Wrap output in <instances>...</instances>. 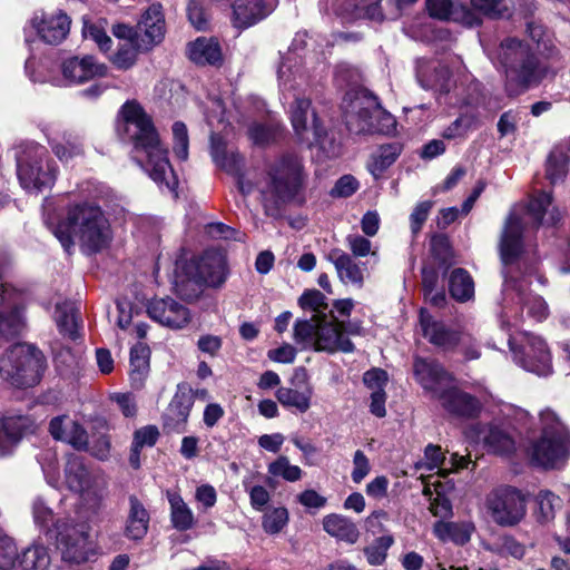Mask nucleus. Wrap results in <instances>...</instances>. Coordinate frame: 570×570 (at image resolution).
Wrapping results in <instances>:
<instances>
[{"instance_id": "2f4dec72", "label": "nucleus", "mask_w": 570, "mask_h": 570, "mask_svg": "<svg viewBox=\"0 0 570 570\" xmlns=\"http://www.w3.org/2000/svg\"><path fill=\"white\" fill-rule=\"evenodd\" d=\"M470 463V456L460 455L458 453H452L449 464L450 468L446 466V459L441 451L439 445L429 444L424 451L423 461L416 464V469H426L432 471L438 469V473L441 476H446L450 472H456L461 469L468 468Z\"/></svg>"}, {"instance_id": "774afa93", "label": "nucleus", "mask_w": 570, "mask_h": 570, "mask_svg": "<svg viewBox=\"0 0 570 570\" xmlns=\"http://www.w3.org/2000/svg\"><path fill=\"white\" fill-rule=\"evenodd\" d=\"M174 136V153L180 160H186L188 157V134L185 124L175 122L173 125Z\"/></svg>"}, {"instance_id": "a878e982", "label": "nucleus", "mask_w": 570, "mask_h": 570, "mask_svg": "<svg viewBox=\"0 0 570 570\" xmlns=\"http://www.w3.org/2000/svg\"><path fill=\"white\" fill-rule=\"evenodd\" d=\"M420 326L423 336L433 345L445 351L465 343L468 337L462 332L448 328L442 322L434 320L425 309L420 312Z\"/></svg>"}, {"instance_id": "09e8293b", "label": "nucleus", "mask_w": 570, "mask_h": 570, "mask_svg": "<svg viewBox=\"0 0 570 570\" xmlns=\"http://www.w3.org/2000/svg\"><path fill=\"white\" fill-rule=\"evenodd\" d=\"M401 150V145L394 142L381 146L377 151L372 155L367 168L375 179L380 178L383 173L395 163Z\"/></svg>"}, {"instance_id": "72a5a7b5", "label": "nucleus", "mask_w": 570, "mask_h": 570, "mask_svg": "<svg viewBox=\"0 0 570 570\" xmlns=\"http://www.w3.org/2000/svg\"><path fill=\"white\" fill-rule=\"evenodd\" d=\"M273 11V2L265 0H235L234 21L238 28H248Z\"/></svg>"}, {"instance_id": "f3484780", "label": "nucleus", "mask_w": 570, "mask_h": 570, "mask_svg": "<svg viewBox=\"0 0 570 570\" xmlns=\"http://www.w3.org/2000/svg\"><path fill=\"white\" fill-rule=\"evenodd\" d=\"M71 19L62 9L35 11L29 21L32 29L41 41L48 45L61 43L70 32Z\"/></svg>"}, {"instance_id": "0e129e2a", "label": "nucleus", "mask_w": 570, "mask_h": 570, "mask_svg": "<svg viewBox=\"0 0 570 570\" xmlns=\"http://www.w3.org/2000/svg\"><path fill=\"white\" fill-rule=\"evenodd\" d=\"M137 50L134 45L126 41L117 48L116 53L111 57L114 66L121 70H127L136 63Z\"/></svg>"}, {"instance_id": "de8ad7c7", "label": "nucleus", "mask_w": 570, "mask_h": 570, "mask_svg": "<svg viewBox=\"0 0 570 570\" xmlns=\"http://www.w3.org/2000/svg\"><path fill=\"white\" fill-rule=\"evenodd\" d=\"M53 154L65 163L83 155V144L79 136L65 132L60 139H50Z\"/></svg>"}, {"instance_id": "ddd939ff", "label": "nucleus", "mask_w": 570, "mask_h": 570, "mask_svg": "<svg viewBox=\"0 0 570 570\" xmlns=\"http://www.w3.org/2000/svg\"><path fill=\"white\" fill-rule=\"evenodd\" d=\"M55 538L62 560L68 563H83L92 554L88 531L71 519H58L55 524Z\"/></svg>"}, {"instance_id": "e2e57ef3", "label": "nucleus", "mask_w": 570, "mask_h": 570, "mask_svg": "<svg viewBox=\"0 0 570 570\" xmlns=\"http://www.w3.org/2000/svg\"><path fill=\"white\" fill-rule=\"evenodd\" d=\"M82 35L86 39L92 40L101 51L107 52L111 49L112 40L100 23L85 21Z\"/></svg>"}, {"instance_id": "052dcab7", "label": "nucleus", "mask_w": 570, "mask_h": 570, "mask_svg": "<svg viewBox=\"0 0 570 570\" xmlns=\"http://www.w3.org/2000/svg\"><path fill=\"white\" fill-rule=\"evenodd\" d=\"M32 514L37 525L46 530L48 533H55V524L58 520H55L53 511L41 498H37L33 501Z\"/></svg>"}, {"instance_id": "680f3d73", "label": "nucleus", "mask_w": 570, "mask_h": 570, "mask_svg": "<svg viewBox=\"0 0 570 570\" xmlns=\"http://www.w3.org/2000/svg\"><path fill=\"white\" fill-rule=\"evenodd\" d=\"M472 9L489 18H500L509 13L507 0H471Z\"/></svg>"}, {"instance_id": "603ef678", "label": "nucleus", "mask_w": 570, "mask_h": 570, "mask_svg": "<svg viewBox=\"0 0 570 570\" xmlns=\"http://www.w3.org/2000/svg\"><path fill=\"white\" fill-rule=\"evenodd\" d=\"M499 419L503 421L513 433L531 429L532 417L528 411L512 404L502 406Z\"/></svg>"}, {"instance_id": "6ab92c4d", "label": "nucleus", "mask_w": 570, "mask_h": 570, "mask_svg": "<svg viewBox=\"0 0 570 570\" xmlns=\"http://www.w3.org/2000/svg\"><path fill=\"white\" fill-rule=\"evenodd\" d=\"M38 424L29 414L6 412L0 417V456L13 453L21 440L36 433Z\"/></svg>"}, {"instance_id": "f257e3e1", "label": "nucleus", "mask_w": 570, "mask_h": 570, "mask_svg": "<svg viewBox=\"0 0 570 570\" xmlns=\"http://www.w3.org/2000/svg\"><path fill=\"white\" fill-rule=\"evenodd\" d=\"M560 218L559 209L552 205L551 194L546 191L534 194L523 214L513 209L507 218L500 239V256L504 276L502 325L510 324L511 318L517 322L523 309H527L528 315L538 322L547 318L549 308L546 301L529 292L527 278L514 276V272L523 253L522 236L529 222L538 227L539 225H554Z\"/></svg>"}, {"instance_id": "e433bc0d", "label": "nucleus", "mask_w": 570, "mask_h": 570, "mask_svg": "<svg viewBox=\"0 0 570 570\" xmlns=\"http://www.w3.org/2000/svg\"><path fill=\"white\" fill-rule=\"evenodd\" d=\"M150 517L144 504L134 495L129 498V511L124 527V535L130 541H141L149 528Z\"/></svg>"}, {"instance_id": "bf43d9fd", "label": "nucleus", "mask_w": 570, "mask_h": 570, "mask_svg": "<svg viewBox=\"0 0 570 570\" xmlns=\"http://www.w3.org/2000/svg\"><path fill=\"white\" fill-rule=\"evenodd\" d=\"M18 560V548L14 540L0 530V570H12Z\"/></svg>"}, {"instance_id": "bb28decb", "label": "nucleus", "mask_w": 570, "mask_h": 570, "mask_svg": "<svg viewBox=\"0 0 570 570\" xmlns=\"http://www.w3.org/2000/svg\"><path fill=\"white\" fill-rule=\"evenodd\" d=\"M414 373L423 389L430 391L434 399L443 389L453 383L452 375L434 360L416 357Z\"/></svg>"}, {"instance_id": "4468645a", "label": "nucleus", "mask_w": 570, "mask_h": 570, "mask_svg": "<svg viewBox=\"0 0 570 570\" xmlns=\"http://www.w3.org/2000/svg\"><path fill=\"white\" fill-rule=\"evenodd\" d=\"M508 342L514 362L522 368L539 376H547L552 373L550 351L541 337L532 334H523L520 347L515 346L511 335Z\"/></svg>"}, {"instance_id": "4c0bfd02", "label": "nucleus", "mask_w": 570, "mask_h": 570, "mask_svg": "<svg viewBox=\"0 0 570 570\" xmlns=\"http://www.w3.org/2000/svg\"><path fill=\"white\" fill-rule=\"evenodd\" d=\"M324 531L331 537L347 543H355L358 540L360 531L356 524L345 515L327 514L322 521Z\"/></svg>"}, {"instance_id": "864d4df0", "label": "nucleus", "mask_w": 570, "mask_h": 570, "mask_svg": "<svg viewBox=\"0 0 570 570\" xmlns=\"http://www.w3.org/2000/svg\"><path fill=\"white\" fill-rule=\"evenodd\" d=\"M538 504L537 517L540 522H549L554 519L556 511L561 509L562 500L549 490H541L535 498Z\"/></svg>"}, {"instance_id": "aec40b11", "label": "nucleus", "mask_w": 570, "mask_h": 570, "mask_svg": "<svg viewBox=\"0 0 570 570\" xmlns=\"http://www.w3.org/2000/svg\"><path fill=\"white\" fill-rule=\"evenodd\" d=\"M570 454V436L539 438L530 449L531 460L544 469L559 468Z\"/></svg>"}, {"instance_id": "39448f33", "label": "nucleus", "mask_w": 570, "mask_h": 570, "mask_svg": "<svg viewBox=\"0 0 570 570\" xmlns=\"http://www.w3.org/2000/svg\"><path fill=\"white\" fill-rule=\"evenodd\" d=\"M362 327L357 322L338 321L333 315H312L308 320H297L294 325V340L304 350L351 353L354 344L348 335L361 334Z\"/></svg>"}, {"instance_id": "f704fd0d", "label": "nucleus", "mask_w": 570, "mask_h": 570, "mask_svg": "<svg viewBox=\"0 0 570 570\" xmlns=\"http://www.w3.org/2000/svg\"><path fill=\"white\" fill-rule=\"evenodd\" d=\"M327 259L335 266L337 276L344 284H353L362 287L364 283L365 267L344 250L334 248L327 254Z\"/></svg>"}, {"instance_id": "69168bd1", "label": "nucleus", "mask_w": 570, "mask_h": 570, "mask_svg": "<svg viewBox=\"0 0 570 570\" xmlns=\"http://www.w3.org/2000/svg\"><path fill=\"white\" fill-rule=\"evenodd\" d=\"M326 297L317 289H311L303 293L298 299V304L304 309L314 312L313 315H326L324 309L327 307Z\"/></svg>"}, {"instance_id": "6e6d98bb", "label": "nucleus", "mask_w": 570, "mask_h": 570, "mask_svg": "<svg viewBox=\"0 0 570 570\" xmlns=\"http://www.w3.org/2000/svg\"><path fill=\"white\" fill-rule=\"evenodd\" d=\"M540 425H541V436L540 438H556L557 436H570V432L567 426L560 420V417L550 409H546L540 412L539 416Z\"/></svg>"}, {"instance_id": "c03bdc74", "label": "nucleus", "mask_w": 570, "mask_h": 570, "mask_svg": "<svg viewBox=\"0 0 570 570\" xmlns=\"http://www.w3.org/2000/svg\"><path fill=\"white\" fill-rule=\"evenodd\" d=\"M55 321L61 335L70 340L78 337L79 313L71 302L56 305Z\"/></svg>"}, {"instance_id": "f8f14e48", "label": "nucleus", "mask_w": 570, "mask_h": 570, "mask_svg": "<svg viewBox=\"0 0 570 570\" xmlns=\"http://www.w3.org/2000/svg\"><path fill=\"white\" fill-rule=\"evenodd\" d=\"M314 41L307 32H297L288 48V51L282 57V62L277 68V78L281 87L294 88L295 85L301 86L306 83L309 79V72L303 68V63L313 61L315 59V48L312 52H307L304 56L299 55V51L312 47Z\"/></svg>"}, {"instance_id": "338daca9", "label": "nucleus", "mask_w": 570, "mask_h": 570, "mask_svg": "<svg viewBox=\"0 0 570 570\" xmlns=\"http://www.w3.org/2000/svg\"><path fill=\"white\" fill-rule=\"evenodd\" d=\"M426 9L429 14L435 19H458L452 0H426Z\"/></svg>"}, {"instance_id": "ea45409f", "label": "nucleus", "mask_w": 570, "mask_h": 570, "mask_svg": "<svg viewBox=\"0 0 570 570\" xmlns=\"http://www.w3.org/2000/svg\"><path fill=\"white\" fill-rule=\"evenodd\" d=\"M150 351L147 345L138 343L130 350L129 379L135 389L144 386L149 373Z\"/></svg>"}, {"instance_id": "c9c22d12", "label": "nucleus", "mask_w": 570, "mask_h": 570, "mask_svg": "<svg viewBox=\"0 0 570 570\" xmlns=\"http://www.w3.org/2000/svg\"><path fill=\"white\" fill-rule=\"evenodd\" d=\"M482 434L484 444L494 453L510 454L515 450L514 433L498 417L482 431Z\"/></svg>"}, {"instance_id": "473e14b6", "label": "nucleus", "mask_w": 570, "mask_h": 570, "mask_svg": "<svg viewBox=\"0 0 570 570\" xmlns=\"http://www.w3.org/2000/svg\"><path fill=\"white\" fill-rule=\"evenodd\" d=\"M382 0H334L335 13L345 21L360 18L382 20L383 12L380 7Z\"/></svg>"}, {"instance_id": "9d476101", "label": "nucleus", "mask_w": 570, "mask_h": 570, "mask_svg": "<svg viewBox=\"0 0 570 570\" xmlns=\"http://www.w3.org/2000/svg\"><path fill=\"white\" fill-rule=\"evenodd\" d=\"M227 277L224 256L215 250H206L202 256L190 259L179 258L175 264L174 284L183 292L189 283L197 286H222Z\"/></svg>"}, {"instance_id": "a211bd4d", "label": "nucleus", "mask_w": 570, "mask_h": 570, "mask_svg": "<svg viewBox=\"0 0 570 570\" xmlns=\"http://www.w3.org/2000/svg\"><path fill=\"white\" fill-rule=\"evenodd\" d=\"M471 92L462 99V106L466 109L442 130L444 139H464L468 134L480 126L479 107L483 104V95L480 83H472Z\"/></svg>"}, {"instance_id": "9b49d317", "label": "nucleus", "mask_w": 570, "mask_h": 570, "mask_svg": "<svg viewBox=\"0 0 570 570\" xmlns=\"http://www.w3.org/2000/svg\"><path fill=\"white\" fill-rule=\"evenodd\" d=\"M484 508L495 524L514 527L527 514V497L514 487L500 485L485 495Z\"/></svg>"}, {"instance_id": "423d86ee", "label": "nucleus", "mask_w": 570, "mask_h": 570, "mask_svg": "<svg viewBox=\"0 0 570 570\" xmlns=\"http://www.w3.org/2000/svg\"><path fill=\"white\" fill-rule=\"evenodd\" d=\"M305 179L304 166L296 155L287 154L276 159L258 187L266 212L293 200L303 189Z\"/></svg>"}, {"instance_id": "13d9d810", "label": "nucleus", "mask_w": 570, "mask_h": 570, "mask_svg": "<svg viewBox=\"0 0 570 570\" xmlns=\"http://www.w3.org/2000/svg\"><path fill=\"white\" fill-rule=\"evenodd\" d=\"M393 542L394 540L392 535H382L376 538L364 550L367 562L372 566H381L385 561L387 550L391 548Z\"/></svg>"}, {"instance_id": "1a4fd4ad", "label": "nucleus", "mask_w": 570, "mask_h": 570, "mask_svg": "<svg viewBox=\"0 0 570 570\" xmlns=\"http://www.w3.org/2000/svg\"><path fill=\"white\" fill-rule=\"evenodd\" d=\"M45 368L42 352L26 343L10 346L0 358V372L13 386L20 389L38 384Z\"/></svg>"}, {"instance_id": "20e7f679", "label": "nucleus", "mask_w": 570, "mask_h": 570, "mask_svg": "<svg viewBox=\"0 0 570 570\" xmlns=\"http://www.w3.org/2000/svg\"><path fill=\"white\" fill-rule=\"evenodd\" d=\"M487 53L495 68L504 75L510 95H518L539 85L548 71L532 47L514 37L503 39L493 49H487Z\"/></svg>"}, {"instance_id": "f03ea898", "label": "nucleus", "mask_w": 570, "mask_h": 570, "mask_svg": "<svg viewBox=\"0 0 570 570\" xmlns=\"http://www.w3.org/2000/svg\"><path fill=\"white\" fill-rule=\"evenodd\" d=\"M43 219L67 253L73 248L75 239H78L86 254L100 252L111 240L110 224L101 208L92 203L73 204L65 218H57L53 216L52 202L46 199Z\"/></svg>"}, {"instance_id": "dca6fc26", "label": "nucleus", "mask_w": 570, "mask_h": 570, "mask_svg": "<svg viewBox=\"0 0 570 570\" xmlns=\"http://www.w3.org/2000/svg\"><path fill=\"white\" fill-rule=\"evenodd\" d=\"M24 308V294L0 282V334L2 336L13 337L23 331Z\"/></svg>"}, {"instance_id": "0eeeda50", "label": "nucleus", "mask_w": 570, "mask_h": 570, "mask_svg": "<svg viewBox=\"0 0 570 570\" xmlns=\"http://www.w3.org/2000/svg\"><path fill=\"white\" fill-rule=\"evenodd\" d=\"M343 108L346 126L353 134L389 135L395 130V118L380 108L376 97L364 90L347 92Z\"/></svg>"}, {"instance_id": "b1692460", "label": "nucleus", "mask_w": 570, "mask_h": 570, "mask_svg": "<svg viewBox=\"0 0 570 570\" xmlns=\"http://www.w3.org/2000/svg\"><path fill=\"white\" fill-rule=\"evenodd\" d=\"M108 68L92 56L71 57L61 65L63 80L68 85H79L96 77H105Z\"/></svg>"}, {"instance_id": "4d7b16f0", "label": "nucleus", "mask_w": 570, "mask_h": 570, "mask_svg": "<svg viewBox=\"0 0 570 570\" xmlns=\"http://www.w3.org/2000/svg\"><path fill=\"white\" fill-rule=\"evenodd\" d=\"M288 523V511L284 507L268 509L262 520V527L268 534L279 533Z\"/></svg>"}, {"instance_id": "7ed1b4c3", "label": "nucleus", "mask_w": 570, "mask_h": 570, "mask_svg": "<svg viewBox=\"0 0 570 570\" xmlns=\"http://www.w3.org/2000/svg\"><path fill=\"white\" fill-rule=\"evenodd\" d=\"M121 116L124 131L134 144V159L161 189L174 191L177 179L151 119L135 101L122 106Z\"/></svg>"}, {"instance_id": "412c9836", "label": "nucleus", "mask_w": 570, "mask_h": 570, "mask_svg": "<svg viewBox=\"0 0 570 570\" xmlns=\"http://www.w3.org/2000/svg\"><path fill=\"white\" fill-rule=\"evenodd\" d=\"M435 400L445 412L455 417L473 419L482 410V403L478 397L453 386L452 383L443 389Z\"/></svg>"}, {"instance_id": "cd10ccee", "label": "nucleus", "mask_w": 570, "mask_h": 570, "mask_svg": "<svg viewBox=\"0 0 570 570\" xmlns=\"http://www.w3.org/2000/svg\"><path fill=\"white\" fill-rule=\"evenodd\" d=\"M416 78L420 86L426 90H434L441 94L450 91V70L438 60L419 59L416 61Z\"/></svg>"}, {"instance_id": "a18cd8bd", "label": "nucleus", "mask_w": 570, "mask_h": 570, "mask_svg": "<svg viewBox=\"0 0 570 570\" xmlns=\"http://www.w3.org/2000/svg\"><path fill=\"white\" fill-rule=\"evenodd\" d=\"M313 395L312 386L306 383L303 389L279 387L276 391L277 401L288 409H294L299 413H305L311 407Z\"/></svg>"}, {"instance_id": "c756f323", "label": "nucleus", "mask_w": 570, "mask_h": 570, "mask_svg": "<svg viewBox=\"0 0 570 570\" xmlns=\"http://www.w3.org/2000/svg\"><path fill=\"white\" fill-rule=\"evenodd\" d=\"M212 156L217 166L237 176V185L243 195H248L254 190V185L240 174L244 165L243 157L238 153L227 151L215 136H212Z\"/></svg>"}, {"instance_id": "3c124183", "label": "nucleus", "mask_w": 570, "mask_h": 570, "mask_svg": "<svg viewBox=\"0 0 570 570\" xmlns=\"http://www.w3.org/2000/svg\"><path fill=\"white\" fill-rule=\"evenodd\" d=\"M568 153L562 146H557L547 160L546 175L552 185L564 180L568 174Z\"/></svg>"}, {"instance_id": "7c9ffc66", "label": "nucleus", "mask_w": 570, "mask_h": 570, "mask_svg": "<svg viewBox=\"0 0 570 570\" xmlns=\"http://www.w3.org/2000/svg\"><path fill=\"white\" fill-rule=\"evenodd\" d=\"M50 434L55 440L63 441L77 450H85L88 445L86 430L69 415L53 417L49 424Z\"/></svg>"}, {"instance_id": "79ce46f5", "label": "nucleus", "mask_w": 570, "mask_h": 570, "mask_svg": "<svg viewBox=\"0 0 570 570\" xmlns=\"http://www.w3.org/2000/svg\"><path fill=\"white\" fill-rule=\"evenodd\" d=\"M167 499L170 507V522L173 527L178 531L191 529L195 524V515L181 495L175 491H167Z\"/></svg>"}, {"instance_id": "49530a36", "label": "nucleus", "mask_w": 570, "mask_h": 570, "mask_svg": "<svg viewBox=\"0 0 570 570\" xmlns=\"http://www.w3.org/2000/svg\"><path fill=\"white\" fill-rule=\"evenodd\" d=\"M474 530L469 522H444L438 521L433 532L441 541H452L456 544H465L471 539Z\"/></svg>"}, {"instance_id": "2eb2a0df", "label": "nucleus", "mask_w": 570, "mask_h": 570, "mask_svg": "<svg viewBox=\"0 0 570 570\" xmlns=\"http://www.w3.org/2000/svg\"><path fill=\"white\" fill-rule=\"evenodd\" d=\"M291 121L297 138L309 147L317 145L325 148L327 131L321 125L316 114L311 109V100L295 97L289 109Z\"/></svg>"}, {"instance_id": "8fccbe9b", "label": "nucleus", "mask_w": 570, "mask_h": 570, "mask_svg": "<svg viewBox=\"0 0 570 570\" xmlns=\"http://www.w3.org/2000/svg\"><path fill=\"white\" fill-rule=\"evenodd\" d=\"M449 292L459 302H466L474 294V283L470 274L463 268H455L449 276Z\"/></svg>"}, {"instance_id": "5701e85b", "label": "nucleus", "mask_w": 570, "mask_h": 570, "mask_svg": "<svg viewBox=\"0 0 570 570\" xmlns=\"http://www.w3.org/2000/svg\"><path fill=\"white\" fill-rule=\"evenodd\" d=\"M194 401V391L186 384H179L164 414L165 429L175 433L185 432Z\"/></svg>"}, {"instance_id": "58836bf2", "label": "nucleus", "mask_w": 570, "mask_h": 570, "mask_svg": "<svg viewBox=\"0 0 570 570\" xmlns=\"http://www.w3.org/2000/svg\"><path fill=\"white\" fill-rule=\"evenodd\" d=\"M188 56L197 65H218L222 62L219 43L213 38H197L189 45Z\"/></svg>"}, {"instance_id": "6e6552de", "label": "nucleus", "mask_w": 570, "mask_h": 570, "mask_svg": "<svg viewBox=\"0 0 570 570\" xmlns=\"http://www.w3.org/2000/svg\"><path fill=\"white\" fill-rule=\"evenodd\" d=\"M17 176L28 193L39 194L53 186L58 168L45 146L27 141L16 149Z\"/></svg>"}, {"instance_id": "393cba45", "label": "nucleus", "mask_w": 570, "mask_h": 570, "mask_svg": "<svg viewBox=\"0 0 570 570\" xmlns=\"http://www.w3.org/2000/svg\"><path fill=\"white\" fill-rule=\"evenodd\" d=\"M80 507L88 520L99 517L109 495L108 481L102 472L95 473L89 482L78 492Z\"/></svg>"}, {"instance_id": "5fc2aeb1", "label": "nucleus", "mask_w": 570, "mask_h": 570, "mask_svg": "<svg viewBox=\"0 0 570 570\" xmlns=\"http://www.w3.org/2000/svg\"><path fill=\"white\" fill-rule=\"evenodd\" d=\"M268 474L274 478H281L287 482L299 481L303 476V470L298 465L291 464L285 455L278 456L267 466Z\"/></svg>"}, {"instance_id": "4be33fe9", "label": "nucleus", "mask_w": 570, "mask_h": 570, "mask_svg": "<svg viewBox=\"0 0 570 570\" xmlns=\"http://www.w3.org/2000/svg\"><path fill=\"white\" fill-rule=\"evenodd\" d=\"M147 313L151 320L169 328H183L191 318L189 309L170 297L150 301Z\"/></svg>"}, {"instance_id": "c85d7f7f", "label": "nucleus", "mask_w": 570, "mask_h": 570, "mask_svg": "<svg viewBox=\"0 0 570 570\" xmlns=\"http://www.w3.org/2000/svg\"><path fill=\"white\" fill-rule=\"evenodd\" d=\"M139 47L148 50L150 47L159 43L165 36V17L159 3H153L142 13L138 23Z\"/></svg>"}, {"instance_id": "37998d69", "label": "nucleus", "mask_w": 570, "mask_h": 570, "mask_svg": "<svg viewBox=\"0 0 570 570\" xmlns=\"http://www.w3.org/2000/svg\"><path fill=\"white\" fill-rule=\"evenodd\" d=\"M51 559L49 550L43 544H32L18 553L16 567L12 570H48Z\"/></svg>"}, {"instance_id": "a19ab883", "label": "nucleus", "mask_w": 570, "mask_h": 570, "mask_svg": "<svg viewBox=\"0 0 570 570\" xmlns=\"http://www.w3.org/2000/svg\"><path fill=\"white\" fill-rule=\"evenodd\" d=\"M99 472L100 471L89 470L85 465L81 456L77 454L67 455L65 466V482L71 491L78 492L80 489H83L91 476Z\"/></svg>"}]
</instances>
